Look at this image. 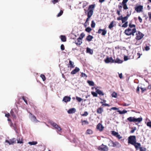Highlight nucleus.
Listing matches in <instances>:
<instances>
[{"mask_svg": "<svg viewBox=\"0 0 151 151\" xmlns=\"http://www.w3.org/2000/svg\"><path fill=\"white\" fill-rule=\"evenodd\" d=\"M136 150H138L139 148H140V147H141V144L139 143L136 142L134 145H133Z\"/></svg>", "mask_w": 151, "mask_h": 151, "instance_id": "obj_21", "label": "nucleus"}, {"mask_svg": "<svg viewBox=\"0 0 151 151\" xmlns=\"http://www.w3.org/2000/svg\"><path fill=\"white\" fill-rule=\"evenodd\" d=\"M128 0H123L122 3H120V4L122 5L123 9L124 10H127L128 9V7L127 4V3Z\"/></svg>", "mask_w": 151, "mask_h": 151, "instance_id": "obj_6", "label": "nucleus"}, {"mask_svg": "<svg viewBox=\"0 0 151 151\" xmlns=\"http://www.w3.org/2000/svg\"><path fill=\"white\" fill-rule=\"evenodd\" d=\"M116 137L119 139H120L122 138V137L120 136V135L119 134H118V135H117Z\"/></svg>", "mask_w": 151, "mask_h": 151, "instance_id": "obj_63", "label": "nucleus"}, {"mask_svg": "<svg viewBox=\"0 0 151 151\" xmlns=\"http://www.w3.org/2000/svg\"><path fill=\"white\" fill-rule=\"evenodd\" d=\"M106 33V31L105 29H103L102 32L101 34L103 35H104Z\"/></svg>", "mask_w": 151, "mask_h": 151, "instance_id": "obj_43", "label": "nucleus"}, {"mask_svg": "<svg viewBox=\"0 0 151 151\" xmlns=\"http://www.w3.org/2000/svg\"><path fill=\"white\" fill-rule=\"evenodd\" d=\"M82 124L83 125V124H88V122L86 120L82 121Z\"/></svg>", "mask_w": 151, "mask_h": 151, "instance_id": "obj_39", "label": "nucleus"}, {"mask_svg": "<svg viewBox=\"0 0 151 151\" xmlns=\"http://www.w3.org/2000/svg\"><path fill=\"white\" fill-rule=\"evenodd\" d=\"M95 23L94 22V21L92 20L91 21V26L92 28H94L95 26Z\"/></svg>", "mask_w": 151, "mask_h": 151, "instance_id": "obj_35", "label": "nucleus"}, {"mask_svg": "<svg viewBox=\"0 0 151 151\" xmlns=\"http://www.w3.org/2000/svg\"><path fill=\"white\" fill-rule=\"evenodd\" d=\"M63 11L62 10H61L60 12L58 14L57 17H59L60 16L63 14Z\"/></svg>", "mask_w": 151, "mask_h": 151, "instance_id": "obj_40", "label": "nucleus"}, {"mask_svg": "<svg viewBox=\"0 0 151 151\" xmlns=\"http://www.w3.org/2000/svg\"><path fill=\"white\" fill-rule=\"evenodd\" d=\"M76 100L79 102H81L82 100V99L81 98L78 97H76Z\"/></svg>", "mask_w": 151, "mask_h": 151, "instance_id": "obj_49", "label": "nucleus"}, {"mask_svg": "<svg viewBox=\"0 0 151 151\" xmlns=\"http://www.w3.org/2000/svg\"><path fill=\"white\" fill-rule=\"evenodd\" d=\"M138 19H139V22L140 23H141L142 22V19L139 16L138 17Z\"/></svg>", "mask_w": 151, "mask_h": 151, "instance_id": "obj_60", "label": "nucleus"}, {"mask_svg": "<svg viewBox=\"0 0 151 151\" xmlns=\"http://www.w3.org/2000/svg\"><path fill=\"white\" fill-rule=\"evenodd\" d=\"M111 109H112V110H118L119 109L118 108H117L116 107H113L111 108Z\"/></svg>", "mask_w": 151, "mask_h": 151, "instance_id": "obj_64", "label": "nucleus"}, {"mask_svg": "<svg viewBox=\"0 0 151 151\" xmlns=\"http://www.w3.org/2000/svg\"><path fill=\"white\" fill-rule=\"evenodd\" d=\"M136 137L135 136H131L128 138V143L132 145H134L136 142Z\"/></svg>", "mask_w": 151, "mask_h": 151, "instance_id": "obj_3", "label": "nucleus"}, {"mask_svg": "<svg viewBox=\"0 0 151 151\" xmlns=\"http://www.w3.org/2000/svg\"><path fill=\"white\" fill-rule=\"evenodd\" d=\"M69 65H70V67L71 68H73L75 67V66L74 65V63L70 60H69Z\"/></svg>", "mask_w": 151, "mask_h": 151, "instance_id": "obj_23", "label": "nucleus"}, {"mask_svg": "<svg viewBox=\"0 0 151 151\" xmlns=\"http://www.w3.org/2000/svg\"><path fill=\"white\" fill-rule=\"evenodd\" d=\"M98 149L101 151H107L108 148L107 147L102 144L98 147Z\"/></svg>", "mask_w": 151, "mask_h": 151, "instance_id": "obj_4", "label": "nucleus"}, {"mask_svg": "<svg viewBox=\"0 0 151 151\" xmlns=\"http://www.w3.org/2000/svg\"><path fill=\"white\" fill-rule=\"evenodd\" d=\"M122 16H121L117 18V20H122Z\"/></svg>", "mask_w": 151, "mask_h": 151, "instance_id": "obj_61", "label": "nucleus"}, {"mask_svg": "<svg viewBox=\"0 0 151 151\" xmlns=\"http://www.w3.org/2000/svg\"><path fill=\"white\" fill-rule=\"evenodd\" d=\"M137 56H138L137 58H140L141 55H142V54H140L139 53H137Z\"/></svg>", "mask_w": 151, "mask_h": 151, "instance_id": "obj_62", "label": "nucleus"}, {"mask_svg": "<svg viewBox=\"0 0 151 151\" xmlns=\"http://www.w3.org/2000/svg\"><path fill=\"white\" fill-rule=\"evenodd\" d=\"M82 39L77 38V39L75 40V43L77 45H80L82 43Z\"/></svg>", "mask_w": 151, "mask_h": 151, "instance_id": "obj_9", "label": "nucleus"}, {"mask_svg": "<svg viewBox=\"0 0 151 151\" xmlns=\"http://www.w3.org/2000/svg\"><path fill=\"white\" fill-rule=\"evenodd\" d=\"M92 30V29L89 27H88L86 28L85 30L86 31L88 32H90Z\"/></svg>", "mask_w": 151, "mask_h": 151, "instance_id": "obj_37", "label": "nucleus"}, {"mask_svg": "<svg viewBox=\"0 0 151 151\" xmlns=\"http://www.w3.org/2000/svg\"><path fill=\"white\" fill-rule=\"evenodd\" d=\"M150 49V47L148 46H146L145 47V50L147 51L149 50Z\"/></svg>", "mask_w": 151, "mask_h": 151, "instance_id": "obj_53", "label": "nucleus"}, {"mask_svg": "<svg viewBox=\"0 0 151 151\" xmlns=\"http://www.w3.org/2000/svg\"><path fill=\"white\" fill-rule=\"evenodd\" d=\"M60 0H51V2L53 4H55L60 1Z\"/></svg>", "mask_w": 151, "mask_h": 151, "instance_id": "obj_38", "label": "nucleus"}, {"mask_svg": "<svg viewBox=\"0 0 151 151\" xmlns=\"http://www.w3.org/2000/svg\"><path fill=\"white\" fill-rule=\"evenodd\" d=\"M92 94L93 95V96L94 97H97L98 95L97 93L96 92H91Z\"/></svg>", "mask_w": 151, "mask_h": 151, "instance_id": "obj_42", "label": "nucleus"}, {"mask_svg": "<svg viewBox=\"0 0 151 151\" xmlns=\"http://www.w3.org/2000/svg\"><path fill=\"white\" fill-rule=\"evenodd\" d=\"M105 62L106 63H109L114 62V60L111 57H107L105 60Z\"/></svg>", "mask_w": 151, "mask_h": 151, "instance_id": "obj_11", "label": "nucleus"}, {"mask_svg": "<svg viewBox=\"0 0 151 151\" xmlns=\"http://www.w3.org/2000/svg\"><path fill=\"white\" fill-rule=\"evenodd\" d=\"M136 32V29L135 28H133L132 29H131L130 28H128L125 31V33L128 35H134V33Z\"/></svg>", "mask_w": 151, "mask_h": 151, "instance_id": "obj_2", "label": "nucleus"}, {"mask_svg": "<svg viewBox=\"0 0 151 151\" xmlns=\"http://www.w3.org/2000/svg\"><path fill=\"white\" fill-rule=\"evenodd\" d=\"M135 118L134 117H130L127 118V120L128 121H129V122H135Z\"/></svg>", "mask_w": 151, "mask_h": 151, "instance_id": "obj_22", "label": "nucleus"}, {"mask_svg": "<svg viewBox=\"0 0 151 151\" xmlns=\"http://www.w3.org/2000/svg\"><path fill=\"white\" fill-rule=\"evenodd\" d=\"M122 60L118 58L116 59L115 61V63H122Z\"/></svg>", "mask_w": 151, "mask_h": 151, "instance_id": "obj_31", "label": "nucleus"}, {"mask_svg": "<svg viewBox=\"0 0 151 151\" xmlns=\"http://www.w3.org/2000/svg\"><path fill=\"white\" fill-rule=\"evenodd\" d=\"M118 133L116 132H115L114 131H112V134L114 136H116L118 134Z\"/></svg>", "mask_w": 151, "mask_h": 151, "instance_id": "obj_41", "label": "nucleus"}, {"mask_svg": "<svg viewBox=\"0 0 151 151\" xmlns=\"http://www.w3.org/2000/svg\"><path fill=\"white\" fill-rule=\"evenodd\" d=\"M79 70L80 69L77 67H76L75 69L71 72V73L72 74H75L78 72Z\"/></svg>", "mask_w": 151, "mask_h": 151, "instance_id": "obj_16", "label": "nucleus"}, {"mask_svg": "<svg viewBox=\"0 0 151 151\" xmlns=\"http://www.w3.org/2000/svg\"><path fill=\"white\" fill-rule=\"evenodd\" d=\"M85 35L84 33H81L79 38H83L85 37Z\"/></svg>", "mask_w": 151, "mask_h": 151, "instance_id": "obj_50", "label": "nucleus"}, {"mask_svg": "<svg viewBox=\"0 0 151 151\" xmlns=\"http://www.w3.org/2000/svg\"><path fill=\"white\" fill-rule=\"evenodd\" d=\"M95 6V5L92 4L89 5L88 10H87L86 9H84V10L85 11V14L87 13V18L86 19V21L85 23V24H86V23L89 20L90 18L92 15L93 12V10Z\"/></svg>", "mask_w": 151, "mask_h": 151, "instance_id": "obj_1", "label": "nucleus"}, {"mask_svg": "<svg viewBox=\"0 0 151 151\" xmlns=\"http://www.w3.org/2000/svg\"><path fill=\"white\" fill-rule=\"evenodd\" d=\"M114 22L113 21H112L109 26V28L110 29H111L114 26Z\"/></svg>", "mask_w": 151, "mask_h": 151, "instance_id": "obj_27", "label": "nucleus"}, {"mask_svg": "<svg viewBox=\"0 0 151 151\" xmlns=\"http://www.w3.org/2000/svg\"><path fill=\"white\" fill-rule=\"evenodd\" d=\"M95 89L96 90V92L99 95L101 96H104V94L102 91L97 89V88H95Z\"/></svg>", "mask_w": 151, "mask_h": 151, "instance_id": "obj_20", "label": "nucleus"}, {"mask_svg": "<svg viewBox=\"0 0 151 151\" xmlns=\"http://www.w3.org/2000/svg\"><path fill=\"white\" fill-rule=\"evenodd\" d=\"M103 111V108L100 107L97 109V112L98 114H101Z\"/></svg>", "mask_w": 151, "mask_h": 151, "instance_id": "obj_26", "label": "nucleus"}, {"mask_svg": "<svg viewBox=\"0 0 151 151\" xmlns=\"http://www.w3.org/2000/svg\"><path fill=\"white\" fill-rule=\"evenodd\" d=\"M6 142L8 143L9 145L13 144L14 142H16V140L14 138L9 140H6Z\"/></svg>", "mask_w": 151, "mask_h": 151, "instance_id": "obj_10", "label": "nucleus"}, {"mask_svg": "<svg viewBox=\"0 0 151 151\" xmlns=\"http://www.w3.org/2000/svg\"><path fill=\"white\" fill-rule=\"evenodd\" d=\"M129 27L131 28H135L136 25L134 24H131V23H130L129 24Z\"/></svg>", "mask_w": 151, "mask_h": 151, "instance_id": "obj_33", "label": "nucleus"}, {"mask_svg": "<svg viewBox=\"0 0 151 151\" xmlns=\"http://www.w3.org/2000/svg\"><path fill=\"white\" fill-rule=\"evenodd\" d=\"M88 4V3L86 2L84 3L83 5V8H84Z\"/></svg>", "mask_w": 151, "mask_h": 151, "instance_id": "obj_48", "label": "nucleus"}, {"mask_svg": "<svg viewBox=\"0 0 151 151\" xmlns=\"http://www.w3.org/2000/svg\"><path fill=\"white\" fill-rule=\"evenodd\" d=\"M128 23L127 22H125V23L122 25V27H127L128 26Z\"/></svg>", "mask_w": 151, "mask_h": 151, "instance_id": "obj_47", "label": "nucleus"}, {"mask_svg": "<svg viewBox=\"0 0 151 151\" xmlns=\"http://www.w3.org/2000/svg\"><path fill=\"white\" fill-rule=\"evenodd\" d=\"M60 48H61V49L62 50H64V49H65L64 46L62 44L60 46Z\"/></svg>", "mask_w": 151, "mask_h": 151, "instance_id": "obj_58", "label": "nucleus"}, {"mask_svg": "<svg viewBox=\"0 0 151 151\" xmlns=\"http://www.w3.org/2000/svg\"><path fill=\"white\" fill-rule=\"evenodd\" d=\"M128 19L127 18V17H122V23H123L124 22H125L127 21V20Z\"/></svg>", "mask_w": 151, "mask_h": 151, "instance_id": "obj_34", "label": "nucleus"}, {"mask_svg": "<svg viewBox=\"0 0 151 151\" xmlns=\"http://www.w3.org/2000/svg\"><path fill=\"white\" fill-rule=\"evenodd\" d=\"M104 127L100 123H99L97 126L96 128L100 131H102L103 130Z\"/></svg>", "mask_w": 151, "mask_h": 151, "instance_id": "obj_15", "label": "nucleus"}, {"mask_svg": "<svg viewBox=\"0 0 151 151\" xmlns=\"http://www.w3.org/2000/svg\"><path fill=\"white\" fill-rule=\"evenodd\" d=\"M71 100V98L70 96H65L63 99L62 101L65 102L67 103L70 101Z\"/></svg>", "mask_w": 151, "mask_h": 151, "instance_id": "obj_8", "label": "nucleus"}, {"mask_svg": "<svg viewBox=\"0 0 151 151\" xmlns=\"http://www.w3.org/2000/svg\"><path fill=\"white\" fill-rule=\"evenodd\" d=\"M88 83L89 85L90 86H93L94 85V83L93 81H88Z\"/></svg>", "mask_w": 151, "mask_h": 151, "instance_id": "obj_32", "label": "nucleus"}, {"mask_svg": "<svg viewBox=\"0 0 151 151\" xmlns=\"http://www.w3.org/2000/svg\"><path fill=\"white\" fill-rule=\"evenodd\" d=\"M122 5L121 4V5H118L119 10H117L116 13L119 15H120V13L122 11Z\"/></svg>", "mask_w": 151, "mask_h": 151, "instance_id": "obj_14", "label": "nucleus"}, {"mask_svg": "<svg viewBox=\"0 0 151 151\" xmlns=\"http://www.w3.org/2000/svg\"><path fill=\"white\" fill-rule=\"evenodd\" d=\"M22 99L25 102V103H26V104H27V101L26 100V99H25V97L24 96H23L22 97Z\"/></svg>", "mask_w": 151, "mask_h": 151, "instance_id": "obj_56", "label": "nucleus"}, {"mask_svg": "<svg viewBox=\"0 0 151 151\" xmlns=\"http://www.w3.org/2000/svg\"><path fill=\"white\" fill-rule=\"evenodd\" d=\"M140 88L141 90L142 93H143L144 91L146 90V89L145 88L140 87Z\"/></svg>", "mask_w": 151, "mask_h": 151, "instance_id": "obj_54", "label": "nucleus"}, {"mask_svg": "<svg viewBox=\"0 0 151 151\" xmlns=\"http://www.w3.org/2000/svg\"><path fill=\"white\" fill-rule=\"evenodd\" d=\"M40 77L42 78L43 81H45L46 79L45 76L44 75L41 74L40 75Z\"/></svg>", "mask_w": 151, "mask_h": 151, "instance_id": "obj_46", "label": "nucleus"}, {"mask_svg": "<svg viewBox=\"0 0 151 151\" xmlns=\"http://www.w3.org/2000/svg\"><path fill=\"white\" fill-rule=\"evenodd\" d=\"M143 9V6L141 5L137 6L134 7L135 10L137 13L142 12Z\"/></svg>", "mask_w": 151, "mask_h": 151, "instance_id": "obj_7", "label": "nucleus"}, {"mask_svg": "<svg viewBox=\"0 0 151 151\" xmlns=\"http://www.w3.org/2000/svg\"><path fill=\"white\" fill-rule=\"evenodd\" d=\"M147 126L151 127V122H147Z\"/></svg>", "mask_w": 151, "mask_h": 151, "instance_id": "obj_57", "label": "nucleus"}, {"mask_svg": "<svg viewBox=\"0 0 151 151\" xmlns=\"http://www.w3.org/2000/svg\"><path fill=\"white\" fill-rule=\"evenodd\" d=\"M50 124L55 129H57L59 131L61 130V128L56 123L51 121L50 122Z\"/></svg>", "mask_w": 151, "mask_h": 151, "instance_id": "obj_5", "label": "nucleus"}, {"mask_svg": "<svg viewBox=\"0 0 151 151\" xmlns=\"http://www.w3.org/2000/svg\"><path fill=\"white\" fill-rule=\"evenodd\" d=\"M112 143L113 144V147H119L121 146V145L118 142H112Z\"/></svg>", "mask_w": 151, "mask_h": 151, "instance_id": "obj_18", "label": "nucleus"}, {"mask_svg": "<svg viewBox=\"0 0 151 151\" xmlns=\"http://www.w3.org/2000/svg\"><path fill=\"white\" fill-rule=\"evenodd\" d=\"M117 96V94L116 93L114 92L112 94V96L113 97L116 98Z\"/></svg>", "mask_w": 151, "mask_h": 151, "instance_id": "obj_45", "label": "nucleus"}, {"mask_svg": "<svg viewBox=\"0 0 151 151\" xmlns=\"http://www.w3.org/2000/svg\"><path fill=\"white\" fill-rule=\"evenodd\" d=\"M10 114L12 117L14 118H16V116L12 110H11L10 111Z\"/></svg>", "mask_w": 151, "mask_h": 151, "instance_id": "obj_30", "label": "nucleus"}, {"mask_svg": "<svg viewBox=\"0 0 151 151\" xmlns=\"http://www.w3.org/2000/svg\"><path fill=\"white\" fill-rule=\"evenodd\" d=\"M86 52L88 53H89L91 54H93V50L90 49L88 47H87L86 49Z\"/></svg>", "mask_w": 151, "mask_h": 151, "instance_id": "obj_24", "label": "nucleus"}, {"mask_svg": "<svg viewBox=\"0 0 151 151\" xmlns=\"http://www.w3.org/2000/svg\"><path fill=\"white\" fill-rule=\"evenodd\" d=\"M88 114V113L87 111H85L84 112V113L83 114H82L81 115L83 116H86Z\"/></svg>", "mask_w": 151, "mask_h": 151, "instance_id": "obj_51", "label": "nucleus"}, {"mask_svg": "<svg viewBox=\"0 0 151 151\" xmlns=\"http://www.w3.org/2000/svg\"><path fill=\"white\" fill-rule=\"evenodd\" d=\"M28 143L30 145H35L37 143V142L36 141H32L31 142H29Z\"/></svg>", "mask_w": 151, "mask_h": 151, "instance_id": "obj_29", "label": "nucleus"}, {"mask_svg": "<svg viewBox=\"0 0 151 151\" xmlns=\"http://www.w3.org/2000/svg\"><path fill=\"white\" fill-rule=\"evenodd\" d=\"M17 143H18L22 144L23 143L22 138L21 136H19L17 138Z\"/></svg>", "mask_w": 151, "mask_h": 151, "instance_id": "obj_17", "label": "nucleus"}, {"mask_svg": "<svg viewBox=\"0 0 151 151\" xmlns=\"http://www.w3.org/2000/svg\"><path fill=\"white\" fill-rule=\"evenodd\" d=\"M148 15L149 16V20L151 19V12H149L148 13Z\"/></svg>", "mask_w": 151, "mask_h": 151, "instance_id": "obj_59", "label": "nucleus"}, {"mask_svg": "<svg viewBox=\"0 0 151 151\" xmlns=\"http://www.w3.org/2000/svg\"><path fill=\"white\" fill-rule=\"evenodd\" d=\"M117 112L120 114H124L126 113L127 112V111L125 110H124L122 111H121L120 110H118Z\"/></svg>", "mask_w": 151, "mask_h": 151, "instance_id": "obj_28", "label": "nucleus"}, {"mask_svg": "<svg viewBox=\"0 0 151 151\" xmlns=\"http://www.w3.org/2000/svg\"><path fill=\"white\" fill-rule=\"evenodd\" d=\"M76 111V109L74 108H72L69 109L67 111L68 113L72 114L74 113Z\"/></svg>", "mask_w": 151, "mask_h": 151, "instance_id": "obj_13", "label": "nucleus"}, {"mask_svg": "<svg viewBox=\"0 0 151 151\" xmlns=\"http://www.w3.org/2000/svg\"><path fill=\"white\" fill-rule=\"evenodd\" d=\"M142 120V117L138 118H135L134 122H140Z\"/></svg>", "mask_w": 151, "mask_h": 151, "instance_id": "obj_25", "label": "nucleus"}, {"mask_svg": "<svg viewBox=\"0 0 151 151\" xmlns=\"http://www.w3.org/2000/svg\"><path fill=\"white\" fill-rule=\"evenodd\" d=\"M132 130L130 132L131 133H133L136 130L137 128L136 127H134L132 128Z\"/></svg>", "mask_w": 151, "mask_h": 151, "instance_id": "obj_44", "label": "nucleus"}, {"mask_svg": "<svg viewBox=\"0 0 151 151\" xmlns=\"http://www.w3.org/2000/svg\"><path fill=\"white\" fill-rule=\"evenodd\" d=\"M30 114L32 115V116L31 117V119L32 122L35 123L38 122L37 119L36 118L35 116L32 115L31 113H30Z\"/></svg>", "mask_w": 151, "mask_h": 151, "instance_id": "obj_19", "label": "nucleus"}, {"mask_svg": "<svg viewBox=\"0 0 151 151\" xmlns=\"http://www.w3.org/2000/svg\"><path fill=\"white\" fill-rule=\"evenodd\" d=\"M92 131L90 129H88L87 130L86 133L87 134H92Z\"/></svg>", "mask_w": 151, "mask_h": 151, "instance_id": "obj_36", "label": "nucleus"}, {"mask_svg": "<svg viewBox=\"0 0 151 151\" xmlns=\"http://www.w3.org/2000/svg\"><path fill=\"white\" fill-rule=\"evenodd\" d=\"M81 76L82 77H87V75L85 73H81Z\"/></svg>", "mask_w": 151, "mask_h": 151, "instance_id": "obj_55", "label": "nucleus"}, {"mask_svg": "<svg viewBox=\"0 0 151 151\" xmlns=\"http://www.w3.org/2000/svg\"><path fill=\"white\" fill-rule=\"evenodd\" d=\"M140 151H146V149L144 147H140Z\"/></svg>", "mask_w": 151, "mask_h": 151, "instance_id": "obj_52", "label": "nucleus"}, {"mask_svg": "<svg viewBox=\"0 0 151 151\" xmlns=\"http://www.w3.org/2000/svg\"><path fill=\"white\" fill-rule=\"evenodd\" d=\"M136 38H143L144 35L140 32L138 31L136 32Z\"/></svg>", "mask_w": 151, "mask_h": 151, "instance_id": "obj_12", "label": "nucleus"}]
</instances>
